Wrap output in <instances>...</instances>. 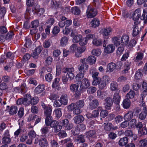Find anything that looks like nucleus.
<instances>
[{
    "instance_id": "1",
    "label": "nucleus",
    "mask_w": 147,
    "mask_h": 147,
    "mask_svg": "<svg viewBox=\"0 0 147 147\" xmlns=\"http://www.w3.org/2000/svg\"><path fill=\"white\" fill-rule=\"evenodd\" d=\"M79 87L78 85L75 84H71L69 86L70 90L74 93V95L76 98H79L81 93L80 90H78Z\"/></svg>"
},
{
    "instance_id": "2",
    "label": "nucleus",
    "mask_w": 147,
    "mask_h": 147,
    "mask_svg": "<svg viewBox=\"0 0 147 147\" xmlns=\"http://www.w3.org/2000/svg\"><path fill=\"white\" fill-rule=\"evenodd\" d=\"M97 11L95 9L92 7L90 5L88 7L86 12V16L88 18H92L96 16Z\"/></svg>"
},
{
    "instance_id": "3",
    "label": "nucleus",
    "mask_w": 147,
    "mask_h": 147,
    "mask_svg": "<svg viewBox=\"0 0 147 147\" xmlns=\"http://www.w3.org/2000/svg\"><path fill=\"white\" fill-rule=\"evenodd\" d=\"M41 106L44 109V113L46 117L51 116L52 107L50 105H46L43 103H41Z\"/></svg>"
},
{
    "instance_id": "4",
    "label": "nucleus",
    "mask_w": 147,
    "mask_h": 147,
    "mask_svg": "<svg viewBox=\"0 0 147 147\" xmlns=\"http://www.w3.org/2000/svg\"><path fill=\"white\" fill-rule=\"evenodd\" d=\"M133 28V36H136L139 34L141 30V26L140 23L138 21H135Z\"/></svg>"
},
{
    "instance_id": "5",
    "label": "nucleus",
    "mask_w": 147,
    "mask_h": 147,
    "mask_svg": "<svg viewBox=\"0 0 147 147\" xmlns=\"http://www.w3.org/2000/svg\"><path fill=\"white\" fill-rule=\"evenodd\" d=\"M80 81L81 82L80 88V91H83L86 89L90 85V80L86 78H84L82 81Z\"/></svg>"
},
{
    "instance_id": "6",
    "label": "nucleus",
    "mask_w": 147,
    "mask_h": 147,
    "mask_svg": "<svg viewBox=\"0 0 147 147\" xmlns=\"http://www.w3.org/2000/svg\"><path fill=\"white\" fill-rule=\"evenodd\" d=\"M63 70L64 72L67 73V76H68V78L70 80L74 79L75 75L73 73L74 71L73 68H64Z\"/></svg>"
},
{
    "instance_id": "7",
    "label": "nucleus",
    "mask_w": 147,
    "mask_h": 147,
    "mask_svg": "<svg viewBox=\"0 0 147 147\" xmlns=\"http://www.w3.org/2000/svg\"><path fill=\"white\" fill-rule=\"evenodd\" d=\"M99 72H96L92 74V77L93 80L92 82V84L94 86H96L100 84L101 81V79L98 77Z\"/></svg>"
},
{
    "instance_id": "8",
    "label": "nucleus",
    "mask_w": 147,
    "mask_h": 147,
    "mask_svg": "<svg viewBox=\"0 0 147 147\" xmlns=\"http://www.w3.org/2000/svg\"><path fill=\"white\" fill-rule=\"evenodd\" d=\"M136 56L134 59V61L135 62L138 63V65L139 66L142 65L143 63L141 60L144 57V54L142 52H137L136 53Z\"/></svg>"
},
{
    "instance_id": "9",
    "label": "nucleus",
    "mask_w": 147,
    "mask_h": 147,
    "mask_svg": "<svg viewBox=\"0 0 147 147\" xmlns=\"http://www.w3.org/2000/svg\"><path fill=\"white\" fill-rule=\"evenodd\" d=\"M58 124V121L53 120L50 126L51 127L54 128L55 132H57L60 131L61 129V126Z\"/></svg>"
},
{
    "instance_id": "10",
    "label": "nucleus",
    "mask_w": 147,
    "mask_h": 147,
    "mask_svg": "<svg viewBox=\"0 0 147 147\" xmlns=\"http://www.w3.org/2000/svg\"><path fill=\"white\" fill-rule=\"evenodd\" d=\"M105 104V108L107 110H110L113 104L112 98L109 97H107L104 100Z\"/></svg>"
},
{
    "instance_id": "11",
    "label": "nucleus",
    "mask_w": 147,
    "mask_h": 147,
    "mask_svg": "<svg viewBox=\"0 0 147 147\" xmlns=\"http://www.w3.org/2000/svg\"><path fill=\"white\" fill-rule=\"evenodd\" d=\"M99 104L98 101L97 99L92 100L89 104V107L90 109L92 110L95 109L98 106Z\"/></svg>"
},
{
    "instance_id": "12",
    "label": "nucleus",
    "mask_w": 147,
    "mask_h": 147,
    "mask_svg": "<svg viewBox=\"0 0 147 147\" xmlns=\"http://www.w3.org/2000/svg\"><path fill=\"white\" fill-rule=\"evenodd\" d=\"M68 98L66 94H63L61 96L58 100L59 102H61L62 105H66L67 104Z\"/></svg>"
},
{
    "instance_id": "13",
    "label": "nucleus",
    "mask_w": 147,
    "mask_h": 147,
    "mask_svg": "<svg viewBox=\"0 0 147 147\" xmlns=\"http://www.w3.org/2000/svg\"><path fill=\"white\" fill-rule=\"evenodd\" d=\"M30 102L28 100V98H20L18 99L17 101V103L18 105L24 104L26 106L29 105L30 104Z\"/></svg>"
},
{
    "instance_id": "14",
    "label": "nucleus",
    "mask_w": 147,
    "mask_h": 147,
    "mask_svg": "<svg viewBox=\"0 0 147 147\" xmlns=\"http://www.w3.org/2000/svg\"><path fill=\"white\" fill-rule=\"evenodd\" d=\"M121 39V43L122 45H126L129 41V37L126 34L123 35Z\"/></svg>"
},
{
    "instance_id": "15",
    "label": "nucleus",
    "mask_w": 147,
    "mask_h": 147,
    "mask_svg": "<svg viewBox=\"0 0 147 147\" xmlns=\"http://www.w3.org/2000/svg\"><path fill=\"white\" fill-rule=\"evenodd\" d=\"M100 24V20L97 18H95L93 19L90 23V25L93 28L98 27Z\"/></svg>"
},
{
    "instance_id": "16",
    "label": "nucleus",
    "mask_w": 147,
    "mask_h": 147,
    "mask_svg": "<svg viewBox=\"0 0 147 147\" xmlns=\"http://www.w3.org/2000/svg\"><path fill=\"white\" fill-rule=\"evenodd\" d=\"M86 49L85 47H78L77 52L75 54V56L77 57H80L81 54L84 52Z\"/></svg>"
},
{
    "instance_id": "17",
    "label": "nucleus",
    "mask_w": 147,
    "mask_h": 147,
    "mask_svg": "<svg viewBox=\"0 0 147 147\" xmlns=\"http://www.w3.org/2000/svg\"><path fill=\"white\" fill-rule=\"evenodd\" d=\"M42 50V47H39L36 48L32 54V57L34 58L37 59L38 57V55L40 53Z\"/></svg>"
},
{
    "instance_id": "18",
    "label": "nucleus",
    "mask_w": 147,
    "mask_h": 147,
    "mask_svg": "<svg viewBox=\"0 0 147 147\" xmlns=\"http://www.w3.org/2000/svg\"><path fill=\"white\" fill-rule=\"evenodd\" d=\"M141 10L140 9H136L134 11L133 15V19L137 20L139 19L141 16Z\"/></svg>"
},
{
    "instance_id": "19",
    "label": "nucleus",
    "mask_w": 147,
    "mask_h": 147,
    "mask_svg": "<svg viewBox=\"0 0 147 147\" xmlns=\"http://www.w3.org/2000/svg\"><path fill=\"white\" fill-rule=\"evenodd\" d=\"M28 100L30 102V104L34 105L36 104L38 102V98L37 97H34L31 98V96L29 94H28Z\"/></svg>"
},
{
    "instance_id": "20",
    "label": "nucleus",
    "mask_w": 147,
    "mask_h": 147,
    "mask_svg": "<svg viewBox=\"0 0 147 147\" xmlns=\"http://www.w3.org/2000/svg\"><path fill=\"white\" fill-rule=\"evenodd\" d=\"M131 102L130 100L126 98L124 99L122 102V105L123 107L125 109H128L130 106Z\"/></svg>"
},
{
    "instance_id": "21",
    "label": "nucleus",
    "mask_w": 147,
    "mask_h": 147,
    "mask_svg": "<svg viewBox=\"0 0 147 147\" xmlns=\"http://www.w3.org/2000/svg\"><path fill=\"white\" fill-rule=\"evenodd\" d=\"M120 97L118 93H115L114 94L113 98V101L117 105V107L119 106L118 104L120 102Z\"/></svg>"
},
{
    "instance_id": "22",
    "label": "nucleus",
    "mask_w": 147,
    "mask_h": 147,
    "mask_svg": "<svg viewBox=\"0 0 147 147\" xmlns=\"http://www.w3.org/2000/svg\"><path fill=\"white\" fill-rule=\"evenodd\" d=\"M115 50V47L113 44H109L105 49V51L107 53H112Z\"/></svg>"
},
{
    "instance_id": "23",
    "label": "nucleus",
    "mask_w": 147,
    "mask_h": 147,
    "mask_svg": "<svg viewBox=\"0 0 147 147\" xmlns=\"http://www.w3.org/2000/svg\"><path fill=\"white\" fill-rule=\"evenodd\" d=\"M39 145L41 147H47L48 143L45 138H41L39 142Z\"/></svg>"
},
{
    "instance_id": "24",
    "label": "nucleus",
    "mask_w": 147,
    "mask_h": 147,
    "mask_svg": "<svg viewBox=\"0 0 147 147\" xmlns=\"http://www.w3.org/2000/svg\"><path fill=\"white\" fill-rule=\"evenodd\" d=\"M74 120L75 123L79 124L84 121V118L82 115H78L75 116L74 118Z\"/></svg>"
},
{
    "instance_id": "25",
    "label": "nucleus",
    "mask_w": 147,
    "mask_h": 147,
    "mask_svg": "<svg viewBox=\"0 0 147 147\" xmlns=\"http://www.w3.org/2000/svg\"><path fill=\"white\" fill-rule=\"evenodd\" d=\"M61 142L64 144L67 143L66 147H74L73 143L72 142L71 140L68 138L61 141Z\"/></svg>"
},
{
    "instance_id": "26",
    "label": "nucleus",
    "mask_w": 147,
    "mask_h": 147,
    "mask_svg": "<svg viewBox=\"0 0 147 147\" xmlns=\"http://www.w3.org/2000/svg\"><path fill=\"white\" fill-rule=\"evenodd\" d=\"M88 66L86 64H81L78 66V69L80 72L85 73L87 70Z\"/></svg>"
},
{
    "instance_id": "27",
    "label": "nucleus",
    "mask_w": 147,
    "mask_h": 147,
    "mask_svg": "<svg viewBox=\"0 0 147 147\" xmlns=\"http://www.w3.org/2000/svg\"><path fill=\"white\" fill-rule=\"evenodd\" d=\"M137 95L135 92L133 90H130V91L127 93L126 95V97L127 98L129 99H132L134 98L135 96Z\"/></svg>"
},
{
    "instance_id": "28",
    "label": "nucleus",
    "mask_w": 147,
    "mask_h": 147,
    "mask_svg": "<svg viewBox=\"0 0 147 147\" xmlns=\"http://www.w3.org/2000/svg\"><path fill=\"white\" fill-rule=\"evenodd\" d=\"M133 112L131 111H129L124 116V119L127 121L131 120L133 116Z\"/></svg>"
},
{
    "instance_id": "29",
    "label": "nucleus",
    "mask_w": 147,
    "mask_h": 147,
    "mask_svg": "<svg viewBox=\"0 0 147 147\" xmlns=\"http://www.w3.org/2000/svg\"><path fill=\"white\" fill-rule=\"evenodd\" d=\"M71 11L74 15H79L81 13L80 9L78 7L75 6L71 8Z\"/></svg>"
},
{
    "instance_id": "30",
    "label": "nucleus",
    "mask_w": 147,
    "mask_h": 147,
    "mask_svg": "<svg viewBox=\"0 0 147 147\" xmlns=\"http://www.w3.org/2000/svg\"><path fill=\"white\" fill-rule=\"evenodd\" d=\"M96 60V59L95 56H90L87 58L86 62L90 65H92L95 63Z\"/></svg>"
},
{
    "instance_id": "31",
    "label": "nucleus",
    "mask_w": 147,
    "mask_h": 147,
    "mask_svg": "<svg viewBox=\"0 0 147 147\" xmlns=\"http://www.w3.org/2000/svg\"><path fill=\"white\" fill-rule=\"evenodd\" d=\"M44 88V85L43 84L39 85L35 88L34 90L35 93L37 94L41 93L43 91Z\"/></svg>"
},
{
    "instance_id": "32",
    "label": "nucleus",
    "mask_w": 147,
    "mask_h": 147,
    "mask_svg": "<svg viewBox=\"0 0 147 147\" xmlns=\"http://www.w3.org/2000/svg\"><path fill=\"white\" fill-rule=\"evenodd\" d=\"M86 135L88 138H96V137L95 131L91 130L86 133Z\"/></svg>"
},
{
    "instance_id": "33",
    "label": "nucleus",
    "mask_w": 147,
    "mask_h": 147,
    "mask_svg": "<svg viewBox=\"0 0 147 147\" xmlns=\"http://www.w3.org/2000/svg\"><path fill=\"white\" fill-rule=\"evenodd\" d=\"M112 40L114 45L117 47L119 46L121 44L120 38L119 37H114L112 38Z\"/></svg>"
},
{
    "instance_id": "34",
    "label": "nucleus",
    "mask_w": 147,
    "mask_h": 147,
    "mask_svg": "<svg viewBox=\"0 0 147 147\" xmlns=\"http://www.w3.org/2000/svg\"><path fill=\"white\" fill-rule=\"evenodd\" d=\"M142 71L140 69H138L136 71L135 75V78L136 80H138L142 78L143 76Z\"/></svg>"
},
{
    "instance_id": "35",
    "label": "nucleus",
    "mask_w": 147,
    "mask_h": 147,
    "mask_svg": "<svg viewBox=\"0 0 147 147\" xmlns=\"http://www.w3.org/2000/svg\"><path fill=\"white\" fill-rule=\"evenodd\" d=\"M128 142V138L125 137L120 140L119 142V144L120 146H125Z\"/></svg>"
},
{
    "instance_id": "36",
    "label": "nucleus",
    "mask_w": 147,
    "mask_h": 147,
    "mask_svg": "<svg viewBox=\"0 0 147 147\" xmlns=\"http://www.w3.org/2000/svg\"><path fill=\"white\" fill-rule=\"evenodd\" d=\"M141 19L144 20V23H146L147 22V8L143 10V13L141 17Z\"/></svg>"
},
{
    "instance_id": "37",
    "label": "nucleus",
    "mask_w": 147,
    "mask_h": 147,
    "mask_svg": "<svg viewBox=\"0 0 147 147\" xmlns=\"http://www.w3.org/2000/svg\"><path fill=\"white\" fill-rule=\"evenodd\" d=\"M102 35L104 36H107L110 35V33L111 32L112 29L111 28H104L102 30Z\"/></svg>"
},
{
    "instance_id": "38",
    "label": "nucleus",
    "mask_w": 147,
    "mask_h": 147,
    "mask_svg": "<svg viewBox=\"0 0 147 147\" xmlns=\"http://www.w3.org/2000/svg\"><path fill=\"white\" fill-rule=\"evenodd\" d=\"M97 96L99 98L103 99L105 97L107 96V94L105 92H102L101 91L98 90L97 91Z\"/></svg>"
},
{
    "instance_id": "39",
    "label": "nucleus",
    "mask_w": 147,
    "mask_h": 147,
    "mask_svg": "<svg viewBox=\"0 0 147 147\" xmlns=\"http://www.w3.org/2000/svg\"><path fill=\"white\" fill-rule=\"evenodd\" d=\"M98 109L101 110L100 113V115L101 117L105 118L108 115V111L105 110H102V107H98Z\"/></svg>"
},
{
    "instance_id": "40",
    "label": "nucleus",
    "mask_w": 147,
    "mask_h": 147,
    "mask_svg": "<svg viewBox=\"0 0 147 147\" xmlns=\"http://www.w3.org/2000/svg\"><path fill=\"white\" fill-rule=\"evenodd\" d=\"M26 41L24 46L26 48L30 47L31 46L32 42L31 39L29 36L26 37L25 39Z\"/></svg>"
},
{
    "instance_id": "41",
    "label": "nucleus",
    "mask_w": 147,
    "mask_h": 147,
    "mask_svg": "<svg viewBox=\"0 0 147 147\" xmlns=\"http://www.w3.org/2000/svg\"><path fill=\"white\" fill-rule=\"evenodd\" d=\"M68 38L66 36L62 37L60 40V45L62 46H65L67 44Z\"/></svg>"
},
{
    "instance_id": "42",
    "label": "nucleus",
    "mask_w": 147,
    "mask_h": 147,
    "mask_svg": "<svg viewBox=\"0 0 147 147\" xmlns=\"http://www.w3.org/2000/svg\"><path fill=\"white\" fill-rule=\"evenodd\" d=\"M92 43L93 45L98 46L102 45V41L101 39L95 38L93 40Z\"/></svg>"
},
{
    "instance_id": "43",
    "label": "nucleus",
    "mask_w": 147,
    "mask_h": 147,
    "mask_svg": "<svg viewBox=\"0 0 147 147\" xmlns=\"http://www.w3.org/2000/svg\"><path fill=\"white\" fill-rule=\"evenodd\" d=\"M139 147H147V140L144 139L140 140L139 143Z\"/></svg>"
},
{
    "instance_id": "44",
    "label": "nucleus",
    "mask_w": 147,
    "mask_h": 147,
    "mask_svg": "<svg viewBox=\"0 0 147 147\" xmlns=\"http://www.w3.org/2000/svg\"><path fill=\"white\" fill-rule=\"evenodd\" d=\"M50 127L48 126H45L42 127L40 130L42 134L44 136L48 133L49 131Z\"/></svg>"
},
{
    "instance_id": "45",
    "label": "nucleus",
    "mask_w": 147,
    "mask_h": 147,
    "mask_svg": "<svg viewBox=\"0 0 147 147\" xmlns=\"http://www.w3.org/2000/svg\"><path fill=\"white\" fill-rule=\"evenodd\" d=\"M82 38V36L80 34L75 36L73 39V42L74 43H77L79 42L81 39Z\"/></svg>"
},
{
    "instance_id": "46",
    "label": "nucleus",
    "mask_w": 147,
    "mask_h": 147,
    "mask_svg": "<svg viewBox=\"0 0 147 147\" xmlns=\"http://www.w3.org/2000/svg\"><path fill=\"white\" fill-rule=\"evenodd\" d=\"M18 111V107L16 106H11L10 109L9 113L11 115L16 114Z\"/></svg>"
},
{
    "instance_id": "47",
    "label": "nucleus",
    "mask_w": 147,
    "mask_h": 147,
    "mask_svg": "<svg viewBox=\"0 0 147 147\" xmlns=\"http://www.w3.org/2000/svg\"><path fill=\"white\" fill-rule=\"evenodd\" d=\"M53 121L52 116L47 117L45 118V123L46 126H49Z\"/></svg>"
},
{
    "instance_id": "48",
    "label": "nucleus",
    "mask_w": 147,
    "mask_h": 147,
    "mask_svg": "<svg viewBox=\"0 0 147 147\" xmlns=\"http://www.w3.org/2000/svg\"><path fill=\"white\" fill-rule=\"evenodd\" d=\"M56 117L58 118H59L62 116L61 109V108H57L54 110Z\"/></svg>"
},
{
    "instance_id": "49",
    "label": "nucleus",
    "mask_w": 147,
    "mask_h": 147,
    "mask_svg": "<svg viewBox=\"0 0 147 147\" xmlns=\"http://www.w3.org/2000/svg\"><path fill=\"white\" fill-rule=\"evenodd\" d=\"M84 136L82 134L78 136L76 141L79 143H83L85 142Z\"/></svg>"
},
{
    "instance_id": "50",
    "label": "nucleus",
    "mask_w": 147,
    "mask_h": 147,
    "mask_svg": "<svg viewBox=\"0 0 147 147\" xmlns=\"http://www.w3.org/2000/svg\"><path fill=\"white\" fill-rule=\"evenodd\" d=\"M116 65L113 63H109L108 65V68L111 72L113 71L116 68Z\"/></svg>"
},
{
    "instance_id": "51",
    "label": "nucleus",
    "mask_w": 147,
    "mask_h": 147,
    "mask_svg": "<svg viewBox=\"0 0 147 147\" xmlns=\"http://www.w3.org/2000/svg\"><path fill=\"white\" fill-rule=\"evenodd\" d=\"M124 49V45H121L119 47L117 51L116 54L118 56H120L123 52Z\"/></svg>"
},
{
    "instance_id": "52",
    "label": "nucleus",
    "mask_w": 147,
    "mask_h": 147,
    "mask_svg": "<svg viewBox=\"0 0 147 147\" xmlns=\"http://www.w3.org/2000/svg\"><path fill=\"white\" fill-rule=\"evenodd\" d=\"M27 88L25 84H22L20 87L19 90L21 93L23 94L26 93L27 91Z\"/></svg>"
},
{
    "instance_id": "53",
    "label": "nucleus",
    "mask_w": 147,
    "mask_h": 147,
    "mask_svg": "<svg viewBox=\"0 0 147 147\" xmlns=\"http://www.w3.org/2000/svg\"><path fill=\"white\" fill-rule=\"evenodd\" d=\"M34 9L35 10L34 13L40 15L42 14L45 11L44 9L43 8H38L35 7Z\"/></svg>"
},
{
    "instance_id": "54",
    "label": "nucleus",
    "mask_w": 147,
    "mask_h": 147,
    "mask_svg": "<svg viewBox=\"0 0 147 147\" xmlns=\"http://www.w3.org/2000/svg\"><path fill=\"white\" fill-rule=\"evenodd\" d=\"M110 78L109 77L107 76H105L102 77L101 78V81L107 85L109 83Z\"/></svg>"
},
{
    "instance_id": "55",
    "label": "nucleus",
    "mask_w": 147,
    "mask_h": 147,
    "mask_svg": "<svg viewBox=\"0 0 147 147\" xmlns=\"http://www.w3.org/2000/svg\"><path fill=\"white\" fill-rule=\"evenodd\" d=\"M69 122V121L67 119H65L62 120L60 122V125L65 127L68 124Z\"/></svg>"
},
{
    "instance_id": "56",
    "label": "nucleus",
    "mask_w": 147,
    "mask_h": 147,
    "mask_svg": "<svg viewBox=\"0 0 147 147\" xmlns=\"http://www.w3.org/2000/svg\"><path fill=\"white\" fill-rule=\"evenodd\" d=\"M77 108H80L83 107L84 105V102L83 100H79L76 103Z\"/></svg>"
},
{
    "instance_id": "57",
    "label": "nucleus",
    "mask_w": 147,
    "mask_h": 147,
    "mask_svg": "<svg viewBox=\"0 0 147 147\" xmlns=\"http://www.w3.org/2000/svg\"><path fill=\"white\" fill-rule=\"evenodd\" d=\"M147 130L146 127H143L139 130L138 133L140 134V136L142 135H145L146 134Z\"/></svg>"
},
{
    "instance_id": "58",
    "label": "nucleus",
    "mask_w": 147,
    "mask_h": 147,
    "mask_svg": "<svg viewBox=\"0 0 147 147\" xmlns=\"http://www.w3.org/2000/svg\"><path fill=\"white\" fill-rule=\"evenodd\" d=\"M92 53V54L94 55L99 56L101 54V51L100 49H93Z\"/></svg>"
},
{
    "instance_id": "59",
    "label": "nucleus",
    "mask_w": 147,
    "mask_h": 147,
    "mask_svg": "<svg viewBox=\"0 0 147 147\" xmlns=\"http://www.w3.org/2000/svg\"><path fill=\"white\" fill-rule=\"evenodd\" d=\"M117 82L115 81H113L111 84L110 88L111 90H115L117 88Z\"/></svg>"
},
{
    "instance_id": "60",
    "label": "nucleus",
    "mask_w": 147,
    "mask_h": 147,
    "mask_svg": "<svg viewBox=\"0 0 147 147\" xmlns=\"http://www.w3.org/2000/svg\"><path fill=\"white\" fill-rule=\"evenodd\" d=\"M31 118L32 120H35V124H37L39 123L41 121V117H38V116L36 115H33L31 116Z\"/></svg>"
},
{
    "instance_id": "61",
    "label": "nucleus",
    "mask_w": 147,
    "mask_h": 147,
    "mask_svg": "<svg viewBox=\"0 0 147 147\" xmlns=\"http://www.w3.org/2000/svg\"><path fill=\"white\" fill-rule=\"evenodd\" d=\"M77 45L76 44H73L70 47L71 51L72 52H77L78 48Z\"/></svg>"
},
{
    "instance_id": "62",
    "label": "nucleus",
    "mask_w": 147,
    "mask_h": 147,
    "mask_svg": "<svg viewBox=\"0 0 147 147\" xmlns=\"http://www.w3.org/2000/svg\"><path fill=\"white\" fill-rule=\"evenodd\" d=\"M96 90V87L91 86L88 89L87 92L89 94H92L95 92Z\"/></svg>"
},
{
    "instance_id": "63",
    "label": "nucleus",
    "mask_w": 147,
    "mask_h": 147,
    "mask_svg": "<svg viewBox=\"0 0 147 147\" xmlns=\"http://www.w3.org/2000/svg\"><path fill=\"white\" fill-rule=\"evenodd\" d=\"M11 141V139L9 137L4 136L2 139V142L4 144H8Z\"/></svg>"
},
{
    "instance_id": "64",
    "label": "nucleus",
    "mask_w": 147,
    "mask_h": 147,
    "mask_svg": "<svg viewBox=\"0 0 147 147\" xmlns=\"http://www.w3.org/2000/svg\"><path fill=\"white\" fill-rule=\"evenodd\" d=\"M50 144L51 147H58V144L57 141L55 140H51L50 142Z\"/></svg>"
}]
</instances>
